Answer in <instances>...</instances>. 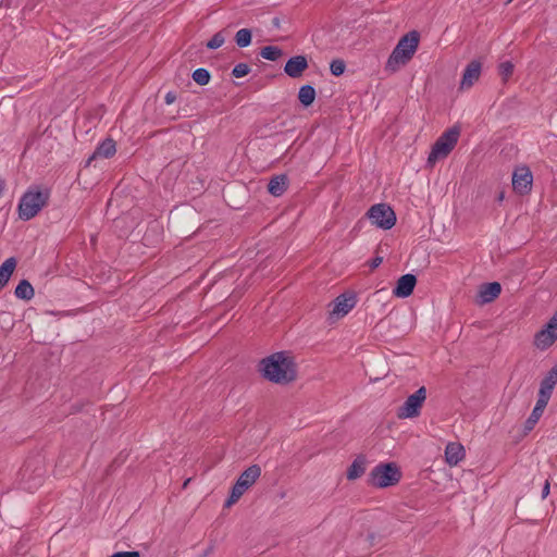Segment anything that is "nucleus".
I'll return each instance as SVG.
<instances>
[{
  "label": "nucleus",
  "instance_id": "obj_1",
  "mask_svg": "<svg viewBox=\"0 0 557 557\" xmlns=\"http://www.w3.org/2000/svg\"><path fill=\"white\" fill-rule=\"evenodd\" d=\"M259 372L269 382L286 385L297 377V367L294 357L288 351L274 352L260 360Z\"/></svg>",
  "mask_w": 557,
  "mask_h": 557
},
{
  "label": "nucleus",
  "instance_id": "obj_2",
  "mask_svg": "<svg viewBox=\"0 0 557 557\" xmlns=\"http://www.w3.org/2000/svg\"><path fill=\"white\" fill-rule=\"evenodd\" d=\"M50 189L32 186L21 197L18 202V218L23 221H29L48 203Z\"/></svg>",
  "mask_w": 557,
  "mask_h": 557
},
{
  "label": "nucleus",
  "instance_id": "obj_3",
  "mask_svg": "<svg viewBox=\"0 0 557 557\" xmlns=\"http://www.w3.org/2000/svg\"><path fill=\"white\" fill-rule=\"evenodd\" d=\"M420 40V34L411 30L404 35L392 51L386 62V69L397 70L398 65H405L413 57Z\"/></svg>",
  "mask_w": 557,
  "mask_h": 557
},
{
  "label": "nucleus",
  "instance_id": "obj_4",
  "mask_svg": "<svg viewBox=\"0 0 557 557\" xmlns=\"http://www.w3.org/2000/svg\"><path fill=\"white\" fill-rule=\"evenodd\" d=\"M459 136V126L455 125L446 129L432 146L426 160V165L429 168H433L438 160L445 159L457 145Z\"/></svg>",
  "mask_w": 557,
  "mask_h": 557
},
{
  "label": "nucleus",
  "instance_id": "obj_5",
  "mask_svg": "<svg viewBox=\"0 0 557 557\" xmlns=\"http://www.w3.org/2000/svg\"><path fill=\"white\" fill-rule=\"evenodd\" d=\"M401 476L400 468L395 462H381L369 473L368 484L385 488L398 484Z\"/></svg>",
  "mask_w": 557,
  "mask_h": 557
},
{
  "label": "nucleus",
  "instance_id": "obj_6",
  "mask_svg": "<svg viewBox=\"0 0 557 557\" xmlns=\"http://www.w3.org/2000/svg\"><path fill=\"white\" fill-rule=\"evenodd\" d=\"M371 223L384 231L391 230L396 224V214L387 203L373 205L367 212Z\"/></svg>",
  "mask_w": 557,
  "mask_h": 557
},
{
  "label": "nucleus",
  "instance_id": "obj_7",
  "mask_svg": "<svg viewBox=\"0 0 557 557\" xmlns=\"http://www.w3.org/2000/svg\"><path fill=\"white\" fill-rule=\"evenodd\" d=\"M425 399L426 388L421 386L413 394L409 395L405 403L398 407L396 412L397 418L412 419L419 417Z\"/></svg>",
  "mask_w": 557,
  "mask_h": 557
},
{
  "label": "nucleus",
  "instance_id": "obj_8",
  "mask_svg": "<svg viewBox=\"0 0 557 557\" xmlns=\"http://www.w3.org/2000/svg\"><path fill=\"white\" fill-rule=\"evenodd\" d=\"M39 460H27L21 470L22 479L25 483V488L32 491L37 488L44 483L45 469Z\"/></svg>",
  "mask_w": 557,
  "mask_h": 557
},
{
  "label": "nucleus",
  "instance_id": "obj_9",
  "mask_svg": "<svg viewBox=\"0 0 557 557\" xmlns=\"http://www.w3.org/2000/svg\"><path fill=\"white\" fill-rule=\"evenodd\" d=\"M533 174L527 165L518 166L512 173V188L523 196L528 195L532 189Z\"/></svg>",
  "mask_w": 557,
  "mask_h": 557
},
{
  "label": "nucleus",
  "instance_id": "obj_10",
  "mask_svg": "<svg viewBox=\"0 0 557 557\" xmlns=\"http://www.w3.org/2000/svg\"><path fill=\"white\" fill-rule=\"evenodd\" d=\"M557 339V311L547 322L545 329L535 334L534 345L544 350L550 347Z\"/></svg>",
  "mask_w": 557,
  "mask_h": 557
},
{
  "label": "nucleus",
  "instance_id": "obj_11",
  "mask_svg": "<svg viewBox=\"0 0 557 557\" xmlns=\"http://www.w3.org/2000/svg\"><path fill=\"white\" fill-rule=\"evenodd\" d=\"M332 304L333 308L330 312V319L334 317L339 319L348 314L349 311L355 308L357 305V296L355 293H344L338 295Z\"/></svg>",
  "mask_w": 557,
  "mask_h": 557
},
{
  "label": "nucleus",
  "instance_id": "obj_12",
  "mask_svg": "<svg viewBox=\"0 0 557 557\" xmlns=\"http://www.w3.org/2000/svg\"><path fill=\"white\" fill-rule=\"evenodd\" d=\"M309 67L308 59L304 54L290 57L285 65L284 73L290 78H299L304 72Z\"/></svg>",
  "mask_w": 557,
  "mask_h": 557
},
{
  "label": "nucleus",
  "instance_id": "obj_13",
  "mask_svg": "<svg viewBox=\"0 0 557 557\" xmlns=\"http://www.w3.org/2000/svg\"><path fill=\"white\" fill-rule=\"evenodd\" d=\"M416 284V275L411 273L401 275L396 282V285L393 289V295L399 298H407L413 293Z\"/></svg>",
  "mask_w": 557,
  "mask_h": 557
},
{
  "label": "nucleus",
  "instance_id": "obj_14",
  "mask_svg": "<svg viewBox=\"0 0 557 557\" xmlns=\"http://www.w3.org/2000/svg\"><path fill=\"white\" fill-rule=\"evenodd\" d=\"M502 293V285L498 282L483 283L480 285L476 302L485 305L494 301Z\"/></svg>",
  "mask_w": 557,
  "mask_h": 557
},
{
  "label": "nucleus",
  "instance_id": "obj_15",
  "mask_svg": "<svg viewBox=\"0 0 557 557\" xmlns=\"http://www.w3.org/2000/svg\"><path fill=\"white\" fill-rule=\"evenodd\" d=\"M115 152L116 143L112 138L108 137L97 146L94 153L87 159L86 166L90 165L91 161L99 157L109 159L113 157Z\"/></svg>",
  "mask_w": 557,
  "mask_h": 557
},
{
  "label": "nucleus",
  "instance_id": "obj_16",
  "mask_svg": "<svg viewBox=\"0 0 557 557\" xmlns=\"http://www.w3.org/2000/svg\"><path fill=\"white\" fill-rule=\"evenodd\" d=\"M481 62L478 60H472L465 69L462 78L460 82V88H470L473 86L474 82H476L481 74Z\"/></svg>",
  "mask_w": 557,
  "mask_h": 557
},
{
  "label": "nucleus",
  "instance_id": "obj_17",
  "mask_svg": "<svg viewBox=\"0 0 557 557\" xmlns=\"http://www.w3.org/2000/svg\"><path fill=\"white\" fill-rule=\"evenodd\" d=\"M289 178L286 174L274 175L268 183V191L274 197H281L287 189Z\"/></svg>",
  "mask_w": 557,
  "mask_h": 557
},
{
  "label": "nucleus",
  "instance_id": "obj_18",
  "mask_svg": "<svg viewBox=\"0 0 557 557\" xmlns=\"http://www.w3.org/2000/svg\"><path fill=\"white\" fill-rule=\"evenodd\" d=\"M261 475V468L259 465H251L246 470H244L240 475L237 479L238 483H242V485L248 490L251 487Z\"/></svg>",
  "mask_w": 557,
  "mask_h": 557
},
{
  "label": "nucleus",
  "instance_id": "obj_19",
  "mask_svg": "<svg viewBox=\"0 0 557 557\" xmlns=\"http://www.w3.org/2000/svg\"><path fill=\"white\" fill-rule=\"evenodd\" d=\"M465 457V448L459 443H448L445 448L446 462L449 466H457Z\"/></svg>",
  "mask_w": 557,
  "mask_h": 557
},
{
  "label": "nucleus",
  "instance_id": "obj_20",
  "mask_svg": "<svg viewBox=\"0 0 557 557\" xmlns=\"http://www.w3.org/2000/svg\"><path fill=\"white\" fill-rule=\"evenodd\" d=\"M317 91L311 85H302L298 90V101L304 108H309L315 100Z\"/></svg>",
  "mask_w": 557,
  "mask_h": 557
},
{
  "label": "nucleus",
  "instance_id": "obj_21",
  "mask_svg": "<svg viewBox=\"0 0 557 557\" xmlns=\"http://www.w3.org/2000/svg\"><path fill=\"white\" fill-rule=\"evenodd\" d=\"M366 471V458L357 457L347 470V479L352 481L360 478Z\"/></svg>",
  "mask_w": 557,
  "mask_h": 557
},
{
  "label": "nucleus",
  "instance_id": "obj_22",
  "mask_svg": "<svg viewBox=\"0 0 557 557\" xmlns=\"http://www.w3.org/2000/svg\"><path fill=\"white\" fill-rule=\"evenodd\" d=\"M557 384V364H555L541 381L540 389H544L548 394H553V391Z\"/></svg>",
  "mask_w": 557,
  "mask_h": 557
},
{
  "label": "nucleus",
  "instance_id": "obj_23",
  "mask_svg": "<svg viewBox=\"0 0 557 557\" xmlns=\"http://www.w3.org/2000/svg\"><path fill=\"white\" fill-rule=\"evenodd\" d=\"M14 295L18 299L30 300L34 297V287L27 280H21L15 287Z\"/></svg>",
  "mask_w": 557,
  "mask_h": 557
},
{
  "label": "nucleus",
  "instance_id": "obj_24",
  "mask_svg": "<svg viewBox=\"0 0 557 557\" xmlns=\"http://www.w3.org/2000/svg\"><path fill=\"white\" fill-rule=\"evenodd\" d=\"M246 491L247 490L242 485V483H238L236 481L231 488L228 498L224 503V507L230 508L231 506H233L235 503L238 502V499L244 495Z\"/></svg>",
  "mask_w": 557,
  "mask_h": 557
},
{
  "label": "nucleus",
  "instance_id": "obj_25",
  "mask_svg": "<svg viewBox=\"0 0 557 557\" xmlns=\"http://www.w3.org/2000/svg\"><path fill=\"white\" fill-rule=\"evenodd\" d=\"M234 39L239 48H246L251 45L252 32L249 28H242L237 30Z\"/></svg>",
  "mask_w": 557,
  "mask_h": 557
},
{
  "label": "nucleus",
  "instance_id": "obj_26",
  "mask_svg": "<svg viewBox=\"0 0 557 557\" xmlns=\"http://www.w3.org/2000/svg\"><path fill=\"white\" fill-rule=\"evenodd\" d=\"M259 54L265 60L276 61L283 55V50L277 46H265L261 48Z\"/></svg>",
  "mask_w": 557,
  "mask_h": 557
},
{
  "label": "nucleus",
  "instance_id": "obj_27",
  "mask_svg": "<svg viewBox=\"0 0 557 557\" xmlns=\"http://www.w3.org/2000/svg\"><path fill=\"white\" fill-rule=\"evenodd\" d=\"M191 77L198 85L206 86L211 79V74L207 69L199 67L193 72Z\"/></svg>",
  "mask_w": 557,
  "mask_h": 557
},
{
  "label": "nucleus",
  "instance_id": "obj_28",
  "mask_svg": "<svg viewBox=\"0 0 557 557\" xmlns=\"http://www.w3.org/2000/svg\"><path fill=\"white\" fill-rule=\"evenodd\" d=\"M16 259L14 257L8 258L1 265H0V276H3L8 280H10L12 273L14 272L16 268Z\"/></svg>",
  "mask_w": 557,
  "mask_h": 557
},
{
  "label": "nucleus",
  "instance_id": "obj_29",
  "mask_svg": "<svg viewBox=\"0 0 557 557\" xmlns=\"http://www.w3.org/2000/svg\"><path fill=\"white\" fill-rule=\"evenodd\" d=\"M515 65L511 61H504L498 64V74L502 81L506 83L513 74Z\"/></svg>",
  "mask_w": 557,
  "mask_h": 557
},
{
  "label": "nucleus",
  "instance_id": "obj_30",
  "mask_svg": "<svg viewBox=\"0 0 557 557\" xmlns=\"http://www.w3.org/2000/svg\"><path fill=\"white\" fill-rule=\"evenodd\" d=\"M552 395L546 393L544 389H539L537 400L533 410L539 411L543 414Z\"/></svg>",
  "mask_w": 557,
  "mask_h": 557
},
{
  "label": "nucleus",
  "instance_id": "obj_31",
  "mask_svg": "<svg viewBox=\"0 0 557 557\" xmlns=\"http://www.w3.org/2000/svg\"><path fill=\"white\" fill-rule=\"evenodd\" d=\"M552 395L546 393L544 389H539L537 400L533 410L539 411L543 414Z\"/></svg>",
  "mask_w": 557,
  "mask_h": 557
},
{
  "label": "nucleus",
  "instance_id": "obj_32",
  "mask_svg": "<svg viewBox=\"0 0 557 557\" xmlns=\"http://www.w3.org/2000/svg\"><path fill=\"white\" fill-rule=\"evenodd\" d=\"M225 42L223 32L215 33L210 40L207 41L206 47L210 50L220 48Z\"/></svg>",
  "mask_w": 557,
  "mask_h": 557
},
{
  "label": "nucleus",
  "instance_id": "obj_33",
  "mask_svg": "<svg viewBox=\"0 0 557 557\" xmlns=\"http://www.w3.org/2000/svg\"><path fill=\"white\" fill-rule=\"evenodd\" d=\"M346 70V64L341 59H335L330 64V71L334 76H341Z\"/></svg>",
  "mask_w": 557,
  "mask_h": 557
},
{
  "label": "nucleus",
  "instance_id": "obj_34",
  "mask_svg": "<svg viewBox=\"0 0 557 557\" xmlns=\"http://www.w3.org/2000/svg\"><path fill=\"white\" fill-rule=\"evenodd\" d=\"M251 69L247 63H238L232 70V75L236 78L244 77L250 73Z\"/></svg>",
  "mask_w": 557,
  "mask_h": 557
},
{
  "label": "nucleus",
  "instance_id": "obj_35",
  "mask_svg": "<svg viewBox=\"0 0 557 557\" xmlns=\"http://www.w3.org/2000/svg\"><path fill=\"white\" fill-rule=\"evenodd\" d=\"M542 417V413L535 410H532L531 414L524 422V430L531 431L534 429L535 424L539 422L540 418Z\"/></svg>",
  "mask_w": 557,
  "mask_h": 557
},
{
  "label": "nucleus",
  "instance_id": "obj_36",
  "mask_svg": "<svg viewBox=\"0 0 557 557\" xmlns=\"http://www.w3.org/2000/svg\"><path fill=\"white\" fill-rule=\"evenodd\" d=\"M110 557H140V553L137 550H131V552H116Z\"/></svg>",
  "mask_w": 557,
  "mask_h": 557
},
{
  "label": "nucleus",
  "instance_id": "obj_37",
  "mask_svg": "<svg viewBox=\"0 0 557 557\" xmlns=\"http://www.w3.org/2000/svg\"><path fill=\"white\" fill-rule=\"evenodd\" d=\"M383 262V257H380V256H376L374 257L373 259H371L369 261V267L371 270H374L376 269L377 267H380V264Z\"/></svg>",
  "mask_w": 557,
  "mask_h": 557
},
{
  "label": "nucleus",
  "instance_id": "obj_38",
  "mask_svg": "<svg viewBox=\"0 0 557 557\" xmlns=\"http://www.w3.org/2000/svg\"><path fill=\"white\" fill-rule=\"evenodd\" d=\"M176 100V94L174 91L166 92L164 101L166 104H172Z\"/></svg>",
  "mask_w": 557,
  "mask_h": 557
},
{
  "label": "nucleus",
  "instance_id": "obj_39",
  "mask_svg": "<svg viewBox=\"0 0 557 557\" xmlns=\"http://www.w3.org/2000/svg\"><path fill=\"white\" fill-rule=\"evenodd\" d=\"M549 491H550V484L546 480L544 483V486L542 488V493H541L542 499H545L549 495Z\"/></svg>",
  "mask_w": 557,
  "mask_h": 557
},
{
  "label": "nucleus",
  "instance_id": "obj_40",
  "mask_svg": "<svg viewBox=\"0 0 557 557\" xmlns=\"http://www.w3.org/2000/svg\"><path fill=\"white\" fill-rule=\"evenodd\" d=\"M9 280L0 276V290L8 284Z\"/></svg>",
  "mask_w": 557,
  "mask_h": 557
},
{
  "label": "nucleus",
  "instance_id": "obj_41",
  "mask_svg": "<svg viewBox=\"0 0 557 557\" xmlns=\"http://www.w3.org/2000/svg\"><path fill=\"white\" fill-rule=\"evenodd\" d=\"M5 187V182L0 177V196L2 195Z\"/></svg>",
  "mask_w": 557,
  "mask_h": 557
},
{
  "label": "nucleus",
  "instance_id": "obj_42",
  "mask_svg": "<svg viewBox=\"0 0 557 557\" xmlns=\"http://www.w3.org/2000/svg\"><path fill=\"white\" fill-rule=\"evenodd\" d=\"M150 228H151V230H153V231L159 230V228H160L159 223L154 222V223L151 225V227H150Z\"/></svg>",
  "mask_w": 557,
  "mask_h": 557
},
{
  "label": "nucleus",
  "instance_id": "obj_43",
  "mask_svg": "<svg viewBox=\"0 0 557 557\" xmlns=\"http://www.w3.org/2000/svg\"><path fill=\"white\" fill-rule=\"evenodd\" d=\"M503 199H504V191L499 193V195L497 196L498 201H502Z\"/></svg>",
  "mask_w": 557,
  "mask_h": 557
},
{
  "label": "nucleus",
  "instance_id": "obj_44",
  "mask_svg": "<svg viewBox=\"0 0 557 557\" xmlns=\"http://www.w3.org/2000/svg\"><path fill=\"white\" fill-rule=\"evenodd\" d=\"M273 24H274L275 26H278V25H280V21H278V18H277V17H275V18L273 20Z\"/></svg>",
  "mask_w": 557,
  "mask_h": 557
},
{
  "label": "nucleus",
  "instance_id": "obj_45",
  "mask_svg": "<svg viewBox=\"0 0 557 557\" xmlns=\"http://www.w3.org/2000/svg\"><path fill=\"white\" fill-rule=\"evenodd\" d=\"M188 482H190V479L186 480V482L184 483V486H186Z\"/></svg>",
  "mask_w": 557,
  "mask_h": 557
}]
</instances>
